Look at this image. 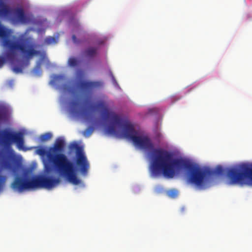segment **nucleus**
<instances>
[{"instance_id": "1", "label": "nucleus", "mask_w": 252, "mask_h": 252, "mask_svg": "<svg viewBox=\"0 0 252 252\" xmlns=\"http://www.w3.org/2000/svg\"><path fill=\"white\" fill-rule=\"evenodd\" d=\"M158 152L157 165L162 168L165 177L172 178L178 172L182 169H185L188 172L189 182L199 189H204L207 184V176H220L226 173L230 184H239L241 186L250 185L251 182L247 180L250 179L249 178L246 179L248 183L242 184L239 183H233L230 176L231 170L237 169L241 165H247L252 168V167L249 164L242 163L235 167L226 169H224L221 165H218L213 170L204 169L187 159L182 158H174L172 154L170 152L164 151Z\"/></svg>"}, {"instance_id": "2", "label": "nucleus", "mask_w": 252, "mask_h": 252, "mask_svg": "<svg viewBox=\"0 0 252 252\" xmlns=\"http://www.w3.org/2000/svg\"><path fill=\"white\" fill-rule=\"evenodd\" d=\"M22 48H17L11 51L7 47H3L5 52L3 56L0 55V68H2L7 61L13 66L12 71L15 73L23 72V69L30 64V60L35 56L40 54V52L35 49V43L20 44Z\"/></svg>"}, {"instance_id": "3", "label": "nucleus", "mask_w": 252, "mask_h": 252, "mask_svg": "<svg viewBox=\"0 0 252 252\" xmlns=\"http://www.w3.org/2000/svg\"><path fill=\"white\" fill-rule=\"evenodd\" d=\"M65 141L61 138L56 139L53 147L49 149L47 157L51 161L60 175L65 178L70 183L79 185L81 181L78 178L73 164L62 153L63 151Z\"/></svg>"}, {"instance_id": "4", "label": "nucleus", "mask_w": 252, "mask_h": 252, "mask_svg": "<svg viewBox=\"0 0 252 252\" xmlns=\"http://www.w3.org/2000/svg\"><path fill=\"white\" fill-rule=\"evenodd\" d=\"M119 127L123 129L122 132L123 137L131 141L135 147L146 151H152L151 172L155 176H158L162 173L164 176L162 168L157 165H158L157 162L158 155V151L169 152L162 149H154V144L151 139L148 136L140 135L138 132L135 129L133 126L129 123H123L122 126Z\"/></svg>"}, {"instance_id": "5", "label": "nucleus", "mask_w": 252, "mask_h": 252, "mask_svg": "<svg viewBox=\"0 0 252 252\" xmlns=\"http://www.w3.org/2000/svg\"><path fill=\"white\" fill-rule=\"evenodd\" d=\"M16 144L19 150L24 149V134L20 131H13L9 128L0 130V166L4 169L12 168L11 161L15 155L12 145Z\"/></svg>"}, {"instance_id": "6", "label": "nucleus", "mask_w": 252, "mask_h": 252, "mask_svg": "<svg viewBox=\"0 0 252 252\" xmlns=\"http://www.w3.org/2000/svg\"><path fill=\"white\" fill-rule=\"evenodd\" d=\"M12 31L6 28L0 21V38L1 39L2 47H7L11 51L17 48H22L20 44L34 43L30 37H25L24 35L19 36L12 35Z\"/></svg>"}, {"instance_id": "7", "label": "nucleus", "mask_w": 252, "mask_h": 252, "mask_svg": "<svg viewBox=\"0 0 252 252\" xmlns=\"http://www.w3.org/2000/svg\"><path fill=\"white\" fill-rule=\"evenodd\" d=\"M95 108L102 111L103 119L106 121H110L111 125L107 128L108 133L111 134H117L116 126H121L123 122L121 118L114 112H110L103 100L98 101L95 104Z\"/></svg>"}, {"instance_id": "8", "label": "nucleus", "mask_w": 252, "mask_h": 252, "mask_svg": "<svg viewBox=\"0 0 252 252\" xmlns=\"http://www.w3.org/2000/svg\"><path fill=\"white\" fill-rule=\"evenodd\" d=\"M69 148L71 150H76V164L78 170L83 175H86L90 167V164L83 152V148L77 143H71Z\"/></svg>"}, {"instance_id": "9", "label": "nucleus", "mask_w": 252, "mask_h": 252, "mask_svg": "<svg viewBox=\"0 0 252 252\" xmlns=\"http://www.w3.org/2000/svg\"><path fill=\"white\" fill-rule=\"evenodd\" d=\"M233 183L247 184L246 178H249L251 181L250 185H252V168H251L247 165H241L237 169L231 170L230 175Z\"/></svg>"}, {"instance_id": "10", "label": "nucleus", "mask_w": 252, "mask_h": 252, "mask_svg": "<svg viewBox=\"0 0 252 252\" xmlns=\"http://www.w3.org/2000/svg\"><path fill=\"white\" fill-rule=\"evenodd\" d=\"M60 182L59 178H54L51 176H40L34 178V188L50 189L56 187Z\"/></svg>"}, {"instance_id": "11", "label": "nucleus", "mask_w": 252, "mask_h": 252, "mask_svg": "<svg viewBox=\"0 0 252 252\" xmlns=\"http://www.w3.org/2000/svg\"><path fill=\"white\" fill-rule=\"evenodd\" d=\"M10 187L14 190L19 192L27 189H34V178L29 179L25 176H17L11 184Z\"/></svg>"}, {"instance_id": "12", "label": "nucleus", "mask_w": 252, "mask_h": 252, "mask_svg": "<svg viewBox=\"0 0 252 252\" xmlns=\"http://www.w3.org/2000/svg\"><path fill=\"white\" fill-rule=\"evenodd\" d=\"M103 85V82L101 81L82 80L77 83V86L84 94L91 95L94 90L101 89Z\"/></svg>"}, {"instance_id": "13", "label": "nucleus", "mask_w": 252, "mask_h": 252, "mask_svg": "<svg viewBox=\"0 0 252 252\" xmlns=\"http://www.w3.org/2000/svg\"><path fill=\"white\" fill-rule=\"evenodd\" d=\"M10 14V20L13 24H27L30 21V18L25 14L22 8L18 7L12 10L10 9V13L6 16Z\"/></svg>"}, {"instance_id": "14", "label": "nucleus", "mask_w": 252, "mask_h": 252, "mask_svg": "<svg viewBox=\"0 0 252 252\" xmlns=\"http://www.w3.org/2000/svg\"><path fill=\"white\" fill-rule=\"evenodd\" d=\"M71 111L73 113L76 115H80L83 118L87 120H90L92 117V115L86 109L79 110L78 109L79 103L77 100H73L71 102Z\"/></svg>"}, {"instance_id": "15", "label": "nucleus", "mask_w": 252, "mask_h": 252, "mask_svg": "<svg viewBox=\"0 0 252 252\" xmlns=\"http://www.w3.org/2000/svg\"><path fill=\"white\" fill-rule=\"evenodd\" d=\"M10 12V8L6 5L3 0H0V16L6 17Z\"/></svg>"}, {"instance_id": "16", "label": "nucleus", "mask_w": 252, "mask_h": 252, "mask_svg": "<svg viewBox=\"0 0 252 252\" xmlns=\"http://www.w3.org/2000/svg\"><path fill=\"white\" fill-rule=\"evenodd\" d=\"M97 51L98 48L89 47L84 51V54L87 57L94 58L97 55Z\"/></svg>"}, {"instance_id": "17", "label": "nucleus", "mask_w": 252, "mask_h": 252, "mask_svg": "<svg viewBox=\"0 0 252 252\" xmlns=\"http://www.w3.org/2000/svg\"><path fill=\"white\" fill-rule=\"evenodd\" d=\"M167 195L171 198H175L178 195V191L176 189H171L166 191Z\"/></svg>"}, {"instance_id": "18", "label": "nucleus", "mask_w": 252, "mask_h": 252, "mask_svg": "<svg viewBox=\"0 0 252 252\" xmlns=\"http://www.w3.org/2000/svg\"><path fill=\"white\" fill-rule=\"evenodd\" d=\"M6 119V112L5 109L0 108V126Z\"/></svg>"}, {"instance_id": "19", "label": "nucleus", "mask_w": 252, "mask_h": 252, "mask_svg": "<svg viewBox=\"0 0 252 252\" xmlns=\"http://www.w3.org/2000/svg\"><path fill=\"white\" fill-rule=\"evenodd\" d=\"M34 74L37 76H40L42 73V70L41 68V63L38 62L35 66L33 69Z\"/></svg>"}, {"instance_id": "20", "label": "nucleus", "mask_w": 252, "mask_h": 252, "mask_svg": "<svg viewBox=\"0 0 252 252\" xmlns=\"http://www.w3.org/2000/svg\"><path fill=\"white\" fill-rule=\"evenodd\" d=\"M78 60L74 57H71L68 60V64L70 67L77 66L78 65Z\"/></svg>"}, {"instance_id": "21", "label": "nucleus", "mask_w": 252, "mask_h": 252, "mask_svg": "<svg viewBox=\"0 0 252 252\" xmlns=\"http://www.w3.org/2000/svg\"><path fill=\"white\" fill-rule=\"evenodd\" d=\"M57 43V40L56 39L52 36L47 37L44 40V43L47 45L53 44V43Z\"/></svg>"}, {"instance_id": "22", "label": "nucleus", "mask_w": 252, "mask_h": 252, "mask_svg": "<svg viewBox=\"0 0 252 252\" xmlns=\"http://www.w3.org/2000/svg\"><path fill=\"white\" fill-rule=\"evenodd\" d=\"M51 137L52 134L48 132L40 135V139L42 141H45L49 140Z\"/></svg>"}, {"instance_id": "23", "label": "nucleus", "mask_w": 252, "mask_h": 252, "mask_svg": "<svg viewBox=\"0 0 252 252\" xmlns=\"http://www.w3.org/2000/svg\"><path fill=\"white\" fill-rule=\"evenodd\" d=\"M36 152H37V154H38L40 156H44L46 154H47V155L48 153H47L46 150L44 148H38L36 150Z\"/></svg>"}, {"instance_id": "24", "label": "nucleus", "mask_w": 252, "mask_h": 252, "mask_svg": "<svg viewBox=\"0 0 252 252\" xmlns=\"http://www.w3.org/2000/svg\"><path fill=\"white\" fill-rule=\"evenodd\" d=\"M74 31L76 32L79 33V32H82L83 31H82V28L81 27V26L79 24L76 23L74 25Z\"/></svg>"}, {"instance_id": "25", "label": "nucleus", "mask_w": 252, "mask_h": 252, "mask_svg": "<svg viewBox=\"0 0 252 252\" xmlns=\"http://www.w3.org/2000/svg\"><path fill=\"white\" fill-rule=\"evenodd\" d=\"M72 39L73 42L75 44H78L81 42V41L79 39H78L75 35L73 34L72 36Z\"/></svg>"}, {"instance_id": "26", "label": "nucleus", "mask_w": 252, "mask_h": 252, "mask_svg": "<svg viewBox=\"0 0 252 252\" xmlns=\"http://www.w3.org/2000/svg\"><path fill=\"white\" fill-rule=\"evenodd\" d=\"M93 129L92 127H90L88 128H87L85 131V133H86L87 134V135L88 136H89L91 134V133H92L93 132Z\"/></svg>"}, {"instance_id": "27", "label": "nucleus", "mask_w": 252, "mask_h": 252, "mask_svg": "<svg viewBox=\"0 0 252 252\" xmlns=\"http://www.w3.org/2000/svg\"><path fill=\"white\" fill-rule=\"evenodd\" d=\"M50 169V168L49 167H47V170L49 171Z\"/></svg>"}]
</instances>
